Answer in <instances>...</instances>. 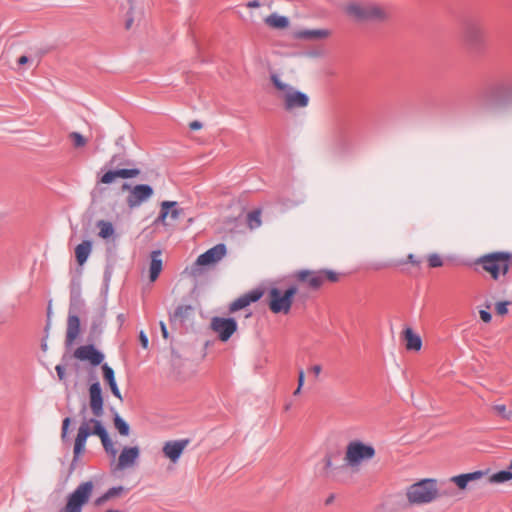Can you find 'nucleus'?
Segmentation results:
<instances>
[{"label": "nucleus", "mask_w": 512, "mask_h": 512, "mask_svg": "<svg viewBox=\"0 0 512 512\" xmlns=\"http://www.w3.org/2000/svg\"><path fill=\"white\" fill-rule=\"evenodd\" d=\"M343 12L358 22L384 23L390 19L388 6L372 0H354L343 6Z\"/></svg>", "instance_id": "f257e3e1"}, {"label": "nucleus", "mask_w": 512, "mask_h": 512, "mask_svg": "<svg viewBox=\"0 0 512 512\" xmlns=\"http://www.w3.org/2000/svg\"><path fill=\"white\" fill-rule=\"evenodd\" d=\"M90 435H97L105 451L112 457L116 456L117 450L102 423L97 419H85L80 424L74 441V461L85 452L86 441Z\"/></svg>", "instance_id": "f03ea898"}, {"label": "nucleus", "mask_w": 512, "mask_h": 512, "mask_svg": "<svg viewBox=\"0 0 512 512\" xmlns=\"http://www.w3.org/2000/svg\"><path fill=\"white\" fill-rule=\"evenodd\" d=\"M476 264L480 265L491 279L500 281L510 270L512 254L506 251L487 253L479 257Z\"/></svg>", "instance_id": "7ed1b4c3"}, {"label": "nucleus", "mask_w": 512, "mask_h": 512, "mask_svg": "<svg viewBox=\"0 0 512 512\" xmlns=\"http://www.w3.org/2000/svg\"><path fill=\"white\" fill-rule=\"evenodd\" d=\"M438 496L437 480L432 478L413 483L405 491V497L412 506L429 504L436 500Z\"/></svg>", "instance_id": "20e7f679"}, {"label": "nucleus", "mask_w": 512, "mask_h": 512, "mask_svg": "<svg viewBox=\"0 0 512 512\" xmlns=\"http://www.w3.org/2000/svg\"><path fill=\"white\" fill-rule=\"evenodd\" d=\"M376 455L375 447L361 440L350 441L344 453V463L351 469H359L364 463L372 460Z\"/></svg>", "instance_id": "39448f33"}, {"label": "nucleus", "mask_w": 512, "mask_h": 512, "mask_svg": "<svg viewBox=\"0 0 512 512\" xmlns=\"http://www.w3.org/2000/svg\"><path fill=\"white\" fill-rule=\"evenodd\" d=\"M94 488L95 485L92 481L80 483L66 496L65 504L58 512H82L84 506L90 501Z\"/></svg>", "instance_id": "423d86ee"}, {"label": "nucleus", "mask_w": 512, "mask_h": 512, "mask_svg": "<svg viewBox=\"0 0 512 512\" xmlns=\"http://www.w3.org/2000/svg\"><path fill=\"white\" fill-rule=\"evenodd\" d=\"M298 292L296 286H290L286 290L273 287L268 291V307L274 314H288L291 310L293 299Z\"/></svg>", "instance_id": "0eeeda50"}, {"label": "nucleus", "mask_w": 512, "mask_h": 512, "mask_svg": "<svg viewBox=\"0 0 512 512\" xmlns=\"http://www.w3.org/2000/svg\"><path fill=\"white\" fill-rule=\"evenodd\" d=\"M121 189L122 191L129 190L126 203L130 208L139 207L142 203L150 199L154 193L152 187L147 184H138L131 187L129 184L124 183Z\"/></svg>", "instance_id": "6e6552de"}, {"label": "nucleus", "mask_w": 512, "mask_h": 512, "mask_svg": "<svg viewBox=\"0 0 512 512\" xmlns=\"http://www.w3.org/2000/svg\"><path fill=\"white\" fill-rule=\"evenodd\" d=\"M211 329L221 341L226 342L237 330V323L233 318L214 317L211 320Z\"/></svg>", "instance_id": "1a4fd4ad"}, {"label": "nucleus", "mask_w": 512, "mask_h": 512, "mask_svg": "<svg viewBox=\"0 0 512 512\" xmlns=\"http://www.w3.org/2000/svg\"><path fill=\"white\" fill-rule=\"evenodd\" d=\"M227 253L225 244L220 243L199 255L196 259L197 266H211L218 263Z\"/></svg>", "instance_id": "9d476101"}, {"label": "nucleus", "mask_w": 512, "mask_h": 512, "mask_svg": "<svg viewBox=\"0 0 512 512\" xmlns=\"http://www.w3.org/2000/svg\"><path fill=\"white\" fill-rule=\"evenodd\" d=\"M74 357L80 361L88 362L97 366L104 360V355L94 345H83L74 351Z\"/></svg>", "instance_id": "9b49d317"}, {"label": "nucleus", "mask_w": 512, "mask_h": 512, "mask_svg": "<svg viewBox=\"0 0 512 512\" xmlns=\"http://www.w3.org/2000/svg\"><path fill=\"white\" fill-rule=\"evenodd\" d=\"M140 174V170L137 168H122L115 170H107L103 175L99 178L98 184L109 185L114 183L118 178L121 179H130L135 178Z\"/></svg>", "instance_id": "f8f14e48"}, {"label": "nucleus", "mask_w": 512, "mask_h": 512, "mask_svg": "<svg viewBox=\"0 0 512 512\" xmlns=\"http://www.w3.org/2000/svg\"><path fill=\"white\" fill-rule=\"evenodd\" d=\"M332 36V30L329 28L300 29L293 33V37L304 41H321Z\"/></svg>", "instance_id": "ddd939ff"}, {"label": "nucleus", "mask_w": 512, "mask_h": 512, "mask_svg": "<svg viewBox=\"0 0 512 512\" xmlns=\"http://www.w3.org/2000/svg\"><path fill=\"white\" fill-rule=\"evenodd\" d=\"M284 107L287 110L304 108L309 104V97L300 91L292 89L289 93L282 95Z\"/></svg>", "instance_id": "4468645a"}, {"label": "nucleus", "mask_w": 512, "mask_h": 512, "mask_svg": "<svg viewBox=\"0 0 512 512\" xmlns=\"http://www.w3.org/2000/svg\"><path fill=\"white\" fill-rule=\"evenodd\" d=\"M140 455V449L137 446L133 447H124L118 457V461L116 464V470H124L126 468L132 467L135 465L137 459Z\"/></svg>", "instance_id": "2eb2a0df"}, {"label": "nucleus", "mask_w": 512, "mask_h": 512, "mask_svg": "<svg viewBox=\"0 0 512 512\" xmlns=\"http://www.w3.org/2000/svg\"><path fill=\"white\" fill-rule=\"evenodd\" d=\"M464 40L468 45L477 47L485 42L486 31L478 24H469L464 31Z\"/></svg>", "instance_id": "dca6fc26"}, {"label": "nucleus", "mask_w": 512, "mask_h": 512, "mask_svg": "<svg viewBox=\"0 0 512 512\" xmlns=\"http://www.w3.org/2000/svg\"><path fill=\"white\" fill-rule=\"evenodd\" d=\"M160 207V214L156 222L165 226L168 225V218L171 220H177L183 213L182 209L177 208V202L175 201H163Z\"/></svg>", "instance_id": "f3484780"}, {"label": "nucleus", "mask_w": 512, "mask_h": 512, "mask_svg": "<svg viewBox=\"0 0 512 512\" xmlns=\"http://www.w3.org/2000/svg\"><path fill=\"white\" fill-rule=\"evenodd\" d=\"M187 445L188 440L168 441L163 446V453L171 462L176 463Z\"/></svg>", "instance_id": "a211bd4d"}, {"label": "nucleus", "mask_w": 512, "mask_h": 512, "mask_svg": "<svg viewBox=\"0 0 512 512\" xmlns=\"http://www.w3.org/2000/svg\"><path fill=\"white\" fill-rule=\"evenodd\" d=\"M90 408L96 417L103 414L102 390L98 382L93 383L89 388Z\"/></svg>", "instance_id": "6ab92c4d"}, {"label": "nucleus", "mask_w": 512, "mask_h": 512, "mask_svg": "<svg viewBox=\"0 0 512 512\" xmlns=\"http://www.w3.org/2000/svg\"><path fill=\"white\" fill-rule=\"evenodd\" d=\"M296 278L301 282H306L313 289L320 288L324 283V275L321 270H301L296 273Z\"/></svg>", "instance_id": "aec40b11"}, {"label": "nucleus", "mask_w": 512, "mask_h": 512, "mask_svg": "<svg viewBox=\"0 0 512 512\" xmlns=\"http://www.w3.org/2000/svg\"><path fill=\"white\" fill-rule=\"evenodd\" d=\"M262 295L263 293L260 290L251 291L233 301L229 307V310L231 312L241 310L250 305L251 303L258 301L262 297Z\"/></svg>", "instance_id": "412c9836"}, {"label": "nucleus", "mask_w": 512, "mask_h": 512, "mask_svg": "<svg viewBox=\"0 0 512 512\" xmlns=\"http://www.w3.org/2000/svg\"><path fill=\"white\" fill-rule=\"evenodd\" d=\"M263 21L268 28L273 30H286L290 27V19L276 12L267 15Z\"/></svg>", "instance_id": "4be33fe9"}, {"label": "nucleus", "mask_w": 512, "mask_h": 512, "mask_svg": "<svg viewBox=\"0 0 512 512\" xmlns=\"http://www.w3.org/2000/svg\"><path fill=\"white\" fill-rule=\"evenodd\" d=\"M485 475L483 471H474L471 473H465L456 475L450 478V481L454 483L460 490L468 488L469 483L480 480Z\"/></svg>", "instance_id": "5701e85b"}, {"label": "nucleus", "mask_w": 512, "mask_h": 512, "mask_svg": "<svg viewBox=\"0 0 512 512\" xmlns=\"http://www.w3.org/2000/svg\"><path fill=\"white\" fill-rule=\"evenodd\" d=\"M102 371H103V378L109 385L112 394L119 400H122L120 390H119L118 385L115 380L114 370L107 364H104V365H102Z\"/></svg>", "instance_id": "b1692460"}, {"label": "nucleus", "mask_w": 512, "mask_h": 512, "mask_svg": "<svg viewBox=\"0 0 512 512\" xmlns=\"http://www.w3.org/2000/svg\"><path fill=\"white\" fill-rule=\"evenodd\" d=\"M162 271L161 251L155 250L151 253V262L149 266V278L151 282L156 281Z\"/></svg>", "instance_id": "393cba45"}, {"label": "nucleus", "mask_w": 512, "mask_h": 512, "mask_svg": "<svg viewBox=\"0 0 512 512\" xmlns=\"http://www.w3.org/2000/svg\"><path fill=\"white\" fill-rule=\"evenodd\" d=\"M80 333V320L75 315H69L67 322V333L66 339L68 344H71L75 341Z\"/></svg>", "instance_id": "a878e982"}, {"label": "nucleus", "mask_w": 512, "mask_h": 512, "mask_svg": "<svg viewBox=\"0 0 512 512\" xmlns=\"http://www.w3.org/2000/svg\"><path fill=\"white\" fill-rule=\"evenodd\" d=\"M403 338L407 350L419 351L422 346L421 338L413 332L411 328H406L403 331Z\"/></svg>", "instance_id": "bb28decb"}, {"label": "nucleus", "mask_w": 512, "mask_h": 512, "mask_svg": "<svg viewBox=\"0 0 512 512\" xmlns=\"http://www.w3.org/2000/svg\"><path fill=\"white\" fill-rule=\"evenodd\" d=\"M92 251V242L89 240H85L75 248V257L77 263L82 266L88 259L90 253Z\"/></svg>", "instance_id": "cd10ccee"}, {"label": "nucleus", "mask_w": 512, "mask_h": 512, "mask_svg": "<svg viewBox=\"0 0 512 512\" xmlns=\"http://www.w3.org/2000/svg\"><path fill=\"white\" fill-rule=\"evenodd\" d=\"M271 81L275 88L279 91V97L282 98V95L289 93L293 87L286 81H284L279 75L272 74Z\"/></svg>", "instance_id": "c85d7f7f"}, {"label": "nucleus", "mask_w": 512, "mask_h": 512, "mask_svg": "<svg viewBox=\"0 0 512 512\" xmlns=\"http://www.w3.org/2000/svg\"><path fill=\"white\" fill-rule=\"evenodd\" d=\"M97 227L99 229L98 235L102 239L111 238L115 233L113 224L109 221L100 220L97 222Z\"/></svg>", "instance_id": "c756f323"}, {"label": "nucleus", "mask_w": 512, "mask_h": 512, "mask_svg": "<svg viewBox=\"0 0 512 512\" xmlns=\"http://www.w3.org/2000/svg\"><path fill=\"white\" fill-rule=\"evenodd\" d=\"M345 466H333L331 458H325V475L331 479H338L342 470Z\"/></svg>", "instance_id": "7c9ffc66"}, {"label": "nucleus", "mask_w": 512, "mask_h": 512, "mask_svg": "<svg viewBox=\"0 0 512 512\" xmlns=\"http://www.w3.org/2000/svg\"><path fill=\"white\" fill-rule=\"evenodd\" d=\"M493 413L504 420H512V411L504 404H494L491 406Z\"/></svg>", "instance_id": "2f4dec72"}, {"label": "nucleus", "mask_w": 512, "mask_h": 512, "mask_svg": "<svg viewBox=\"0 0 512 512\" xmlns=\"http://www.w3.org/2000/svg\"><path fill=\"white\" fill-rule=\"evenodd\" d=\"M114 426L122 436H128L130 432L129 425L118 415L114 417Z\"/></svg>", "instance_id": "473e14b6"}, {"label": "nucleus", "mask_w": 512, "mask_h": 512, "mask_svg": "<svg viewBox=\"0 0 512 512\" xmlns=\"http://www.w3.org/2000/svg\"><path fill=\"white\" fill-rule=\"evenodd\" d=\"M512 479V472L510 471H499L490 476L489 482L491 483H503Z\"/></svg>", "instance_id": "72a5a7b5"}, {"label": "nucleus", "mask_w": 512, "mask_h": 512, "mask_svg": "<svg viewBox=\"0 0 512 512\" xmlns=\"http://www.w3.org/2000/svg\"><path fill=\"white\" fill-rule=\"evenodd\" d=\"M248 225L251 229L257 228L261 225L260 212L253 211L247 216Z\"/></svg>", "instance_id": "f704fd0d"}, {"label": "nucleus", "mask_w": 512, "mask_h": 512, "mask_svg": "<svg viewBox=\"0 0 512 512\" xmlns=\"http://www.w3.org/2000/svg\"><path fill=\"white\" fill-rule=\"evenodd\" d=\"M69 138L73 141V145L76 148L84 147L87 144L86 138H84L78 132H72L69 134Z\"/></svg>", "instance_id": "c9c22d12"}, {"label": "nucleus", "mask_w": 512, "mask_h": 512, "mask_svg": "<svg viewBox=\"0 0 512 512\" xmlns=\"http://www.w3.org/2000/svg\"><path fill=\"white\" fill-rule=\"evenodd\" d=\"M428 264L431 268L441 267L443 260L439 254L433 253L428 256Z\"/></svg>", "instance_id": "e433bc0d"}, {"label": "nucleus", "mask_w": 512, "mask_h": 512, "mask_svg": "<svg viewBox=\"0 0 512 512\" xmlns=\"http://www.w3.org/2000/svg\"><path fill=\"white\" fill-rule=\"evenodd\" d=\"M324 275V281L328 280L330 282H338L340 280V274L333 270H321Z\"/></svg>", "instance_id": "4c0bfd02"}, {"label": "nucleus", "mask_w": 512, "mask_h": 512, "mask_svg": "<svg viewBox=\"0 0 512 512\" xmlns=\"http://www.w3.org/2000/svg\"><path fill=\"white\" fill-rule=\"evenodd\" d=\"M509 301H500L495 304V311L498 315L504 316L508 313Z\"/></svg>", "instance_id": "58836bf2"}, {"label": "nucleus", "mask_w": 512, "mask_h": 512, "mask_svg": "<svg viewBox=\"0 0 512 512\" xmlns=\"http://www.w3.org/2000/svg\"><path fill=\"white\" fill-rule=\"evenodd\" d=\"M71 424V419L66 417L62 422V431H61V439L62 441H66L68 436V429Z\"/></svg>", "instance_id": "ea45409f"}, {"label": "nucleus", "mask_w": 512, "mask_h": 512, "mask_svg": "<svg viewBox=\"0 0 512 512\" xmlns=\"http://www.w3.org/2000/svg\"><path fill=\"white\" fill-rule=\"evenodd\" d=\"M113 496H114V489H110L103 496L99 497L95 501V504L96 505H101V504H103L105 501H107L108 499H110Z\"/></svg>", "instance_id": "a19ab883"}, {"label": "nucleus", "mask_w": 512, "mask_h": 512, "mask_svg": "<svg viewBox=\"0 0 512 512\" xmlns=\"http://www.w3.org/2000/svg\"><path fill=\"white\" fill-rule=\"evenodd\" d=\"M139 340H140L141 346L144 349H147L148 348V344H149V340H148V337L146 336V334L143 331H141L140 334H139Z\"/></svg>", "instance_id": "79ce46f5"}, {"label": "nucleus", "mask_w": 512, "mask_h": 512, "mask_svg": "<svg viewBox=\"0 0 512 512\" xmlns=\"http://www.w3.org/2000/svg\"><path fill=\"white\" fill-rule=\"evenodd\" d=\"M480 318L485 323H489L491 321V314L486 310H481L479 312Z\"/></svg>", "instance_id": "37998d69"}, {"label": "nucleus", "mask_w": 512, "mask_h": 512, "mask_svg": "<svg viewBox=\"0 0 512 512\" xmlns=\"http://www.w3.org/2000/svg\"><path fill=\"white\" fill-rule=\"evenodd\" d=\"M56 372L60 380H63L65 377V369L61 365L56 366Z\"/></svg>", "instance_id": "c03bdc74"}, {"label": "nucleus", "mask_w": 512, "mask_h": 512, "mask_svg": "<svg viewBox=\"0 0 512 512\" xmlns=\"http://www.w3.org/2000/svg\"><path fill=\"white\" fill-rule=\"evenodd\" d=\"M247 8H259L261 6V3L258 0H252L249 1L246 4Z\"/></svg>", "instance_id": "a18cd8bd"}, {"label": "nucleus", "mask_w": 512, "mask_h": 512, "mask_svg": "<svg viewBox=\"0 0 512 512\" xmlns=\"http://www.w3.org/2000/svg\"><path fill=\"white\" fill-rule=\"evenodd\" d=\"M191 130H199L202 128V124L199 121H193L189 124Z\"/></svg>", "instance_id": "49530a36"}, {"label": "nucleus", "mask_w": 512, "mask_h": 512, "mask_svg": "<svg viewBox=\"0 0 512 512\" xmlns=\"http://www.w3.org/2000/svg\"><path fill=\"white\" fill-rule=\"evenodd\" d=\"M407 260H408L409 263H411L413 265H419L420 264V261L418 259H416L414 254H409L408 257H407Z\"/></svg>", "instance_id": "de8ad7c7"}, {"label": "nucleus", "mask_w": 512, "mask_h": 512, "mask_svg": "<svg viewBox=\"0 0 512 512\" xmlns=\"http://www.w3.org/2000/svg\"><path fill=\"white\" fill-rule=\"evenodd\" d=\"M305 374L303 370H300L298 373V386L302 387L304 384Z\"/></svg>", "instance_id": "09e8293b"}, {"label": "nucleus", "mask_w": 512, "mask_h": 512, "mask_svg": "<svg viewBox=\"0 0 512 512\" xmlns=\"http://www.w3.org/2000/svg\"><path fill=\"white\" fill-rule=\"evenodd\" d=\"M310 370L317 377L321 373L322 367L320 365H314Z\"/></svg>", "instance_id": "8fccbe9b"}, {"label": "nucleus", "mask_w": 512, "mask_h": 512, "mask_svg": "<svg viewBox=\"0 0 512 512\" xmlns=\"http://www.w3.org/2000/svg\"><path fill=\"white\" fill-rule=\"evenodd\" d=\"M28 61H29L28 57L23 55V56L19 57L18 64L24 65V64L28 63Z\"/></svg>", "instance_id": "3c124183"}, {"label": "nucleus", "mask_w": 512, "mask_h": 512, "mask_svg": "<svg viewBox=\"0 0 512 512\" xmlns=\"http://www.w3.org/2000/svg\"><path fill=\"white\" fill-rule=\"evenodd\" d=\"M160 325H161V331H162L163 337L167 338L168 332H167V328H166L165 324L163 322H161Z\"/></svg>", "instance_id": "603ef678"}, {"label": "nucleus", "mask_w": 512, "mask_h": 512, "mask_svg": "<svg viewBox=\"0 0 512 512\" xmlns=\"http://www.w3.org/2000/svg\"><path fill=\"white\" fill-rule=\"evenodd\" d=\"M333 500H334V496H333V495H331V496H329V497L327 498V500H326L325 504H326V505H329L330 503H332V502H333Z\"/></svg>", "instance_id": "864d4df0"}, {"label": "nucleus", "mask_w": 512, "mask_h": 512, "mask_svg": "<svg viewBox=\"0 0 512 512\" xmlns=\"http://www.w3.org/2000/svg\"><path fill=\"white\" fill-rule=\"evenodd\" d=\"M301 388H302V387L298 386V387H297V389L294 391V395H298V394H300V392H301Z\"/></svg>", "instance_id": "5fc2aeb1"}, {"label": "nucleus", "mask_w": 512, "mask_h": 512, "mask_svg": "<svg viewBox=\"0 0 512 512\" xmlns=\"http://www.w3.org/2000/svg\"><path fill=\"white\" fill-rule=\"evenodd\" d=\"M106 512H123V511L109 509V510H107Z\"/></svg>", "instance_id": "6e6d98bb"}, {"label": "nucleus", "mask_w": 512, "mask_h": 512, "mask_svg": "<svg viewBox=\"0 0 512 512\" xmlns=\"http://www.w3.org/2000/svg\"><path fill=\"white\" fill-rule=\"evenodd\" d=\"M182 308H179L177 311H175V315H178L179 314V311L181 310Z\"/></svg>", "instance_id": "4d7b16f0"}, {"label": "nucleus", "mask_w": 512, "mask_h": 512, "mask_svg": "<svg viewBox=\"0 0 512 512\" xmlns=\"http://www.w3.org/2000/svg\"><path fill=\"white\" fill-rule=\"evenodd\" d=\"M114 489V496L117 494V489L116 488H113Z\"/></svg>", "instance_id": "13d9d810"}, {"label": "nucleus", "mask_w": 512, "mask_h": 512, "mask_svg": "<svg viewBox=\"0 0 512 512\" xmlns=\"http://www.w3.org/2000/svg\"><path fill=\"white\" fill-rule=\"evenodd\" d=\"M510 468H512V461H511V464H510Z\"/></svg>", "instance_id": "bf43d9fd"}]
</instances>
